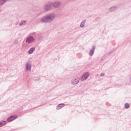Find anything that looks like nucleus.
Masks as SVG:
<instances>
[{
    "instance_id": "f257e3e1",
    "label": "nucleus",
    "mask_w": 131,
    "mask_h": 131,
    "mask_svg": "<svg viewBox=\"0 0 131 131\" xmlns=\"http://www.w3.org/2000/svg\"><path fill=\"white\" fill-rule=\"evenodd\" d=\"M55 19V14H49L42 17L40 19L42 23H49L52 22Z\"/></svg>"
},
{
    "instance_id": "f03ea898",
    "label": "nucleus",
    "mask_w": 131,
    "mask_h": 131,
    "mask_svg": "<svg viewBox=\"0 0 131 131\" xmlns=\"http://www.w3.org/2000/svg\"><path fill=\"white\" fill-rule=\"evenodd\" d=\"M52 8H53V3L49 2L46 4L44 7V10L46 11H50Z\"/></svg>"
},
{
    "instance_id": "7ed1b4c3",
    "label": "nucleus",
    "mask_w": 131,
    "mask_h": 131,
    "mask_svg": "<svg viewBox=\"0 0 131 131\" xmlns=\"http://www.w3.org/2000/svg\"><path fill=\"white\" fill-rule=\"evenodd\" d=\"M35 41V39L32 36L28 37L26 39V42L27 43H31Z\"/></svg>"
},
{
    "instance_id": "20e7f679",
    "label": "nucleus",
    "mask_w": 131,
    "mask_h": 131,
    "mask_svg": "<svg viewBox=\"0 0 131 131\" xmlns=\"http://www.w3.org/2000/svg\"><path fill=\"white\" fill-rule=\"evenodd\" d=\"M62 5V2L61 1H56L52 3V7L55 8L56 9H58L59 7H61Z\"/></svg>"
},
{
    "instance_id": "39448f33",
    "label": "nucleus",
    "mask_w": 131,
    "mask_h": 131,
    "mask_svg": "<svg viewBox=\"0 0 131 131\" xmlns=\"http://www.w3.org/2000/svg\"><path fill=\"white\" fill-rule=\"evenodd\" d=\"M88 77H89V73H86L84 74L81 77V81H83L85 80L86 79H88Z\"/></svg>"
},
{
    "instance_id": "423d86ee",
    "label": "nucleus",
    "mask_w": 131,
    "mask_h": 131,
    "mask_svg": "<svg viewBox=\"0 0 131 131\" xmlns=\"http://www.w3.org/2000/svg\"><path fill=\"white\" fill-rule=\"evenodd\" d=\"M17 117V115L11 116L7 119V121L8 122L13 121V120H14V119H16Z\"/></svg>"
},
{
    "instance_id": "0eeeda50",
    "label": "nucleus",
    "mask_w": 131,
    "mask_h": 131,
    "mask_svg": "<svg viewBox=\"0 0 131 131\" xmlns=\"http://www.w3.org/2000/svg\"><path fill=\"white\" fill-rule=\"evenodd\" d=\"M79 82V78H76L72 80V84H77Z\"/></svg>"
},
{
    "instance_id": "6e6552de",
    "label": "nucleus",
    "mask_w": 131,
    "mask_h": 131,
    "mask_svg": "<svg viewBox=\"0 0 131 131\" xmlns=\"http://www.w3.org/2000/svg\"><path fill=\"white\" fill-rule=\"evenodd\" d=\"M26 69L27 71H30L31 70V64L27 62L26 63Z\"/></svg>"
},
{
    "instance_id": "1a4fd4ad",
    "label": "nucleus",
    "mask_w": 131,
    "mask_h": 131,
    "mask_svg": "<svg viewBox=\"0 0 131 131\" xmlns=\"http://www.w3.org/2000/svg\"><path fill=\"white\" fill-rule=\"evenodd\" d=\"M96 49V47L95 46H93L92 50H91L89 55L90 56H93L94 55V52H95V49Z\"/></svg>"
},
{
    "instance_id": "9d476101",
    "label": "nucleus",
    "mask_w": 131,
    "mask_h": 131,
    "mask_svg": "<svg viewBox=\"0 0 131 131\" xmlns=\"http://www.w3.org/2000/svg\"><path fill=\"white\" fill-rule=\"evenodd\" d=\"M7 124V121H4L0 122V127H3V126H5Z\"/></svg>"
},
{
    "instance_id": "9b49d317",
    "label": "nucleus",
    "mask_w": 131,
    "mask_h": 131,
    "mask_svg": "<svg viewBox=\"0 0 131 131\" xmlns=\"http://www.w3.org/2000/svg\"><path fill=\"white\" fill-rule=\"evenodd\" d=\"M35 51V48L33 47L32 48H31L29 51H28V54H32V53H33L34 51Z\"/></svg>"
},
{
    "instance_id": "f8f14e48",
    "label": "nucleus",
    "mask_w": 131,
    "mask_h": 131,
    "mask_svg": "<svg viewBox=\"0 0 131 131\" xmlns=\"http://www.w3.org/2000/svg\"><path fill=\"white\" fill-rule=\"evenodd\" d=\"M65 106V104L64 103L59 104L57 106L58 109H61V108H63Z\"/></svg>"
},
{
    "instance_id": "ddd939ff",
    "label": "nucleus",
    "mask_w": 131,
    "mask_h": 131,
    "mask_svg": "<svg viewBox=\"0 0 131 131\" xmlns=\"http://www.w3.org/2000/svg\"><path fill=\"white\" fill-rule=\"evenodd\" d=\"M85 23V20H83L80 24V27L81 28H83V27H84V24Z\"/></svg>"
},
{
    "instance_id": "4468645a",
    "label": "nucleus",
    "mask_w": 131,
    "mask_h": 131,
    "mask_svg": "<svg viewBox=\"0 0 131 131\" xmlns=\"http://www.w3.org/2000/svg\"><path fill=\"white\" fill-rule=\"evenodd\" d=\"M115 10H116V7H111L110 9H109V11L110 12H112L113 11H115Z\"/></svg>"
},
{
    "instance_id": "2eb2a0df",
    "label": "nucleus",
    "mask_w": 131,
    "mask_h": 131,
    "mask_svg": "<svg viewBox=\"0 0 131 131\" xmlns=\"http://www.w3.org/2000/svg\"><path fill=\"white\" fill-rule=\"evenodd\" d=\"M26 24V21L25 20H22L19 24L20 26H22V25H25Z\"/></svg>"
},
{
    "instance_id": "dca6fc26",
    "label": "nucleus",
    "mask_w": 131,
    "mask_h": 131,
    "mask_svg": "<svg viewBox=\"0 0 131 131\" xmlns=\"http://www.w3.org/2000/svg\"><path fill=\"white\" fill-rule=\"evenodd\" d=\"M125 108L126 109H128V108H129V104H128V103H126L125 104Z\"/></svg>"
},
{
    "instance_id": "f3484780",
    "label": "nucleus",
    "mask_w": 131,
    "mask_h": 131,
    "mask_svg": "<svg viewBox=\"0 0 131 131\" xmlns=\"http://www.w3.org/2000/svg\"><path fill=\"white\" fill-rule=\"evenodd\" d=\"M7 0H0V5H4V3H6Z\"/></svg>"
},
{
    "instance_id": "a211bd4d",
    "label": "nucleus",
    "mask_w": 131,
    "mask_h": 131,
    "mask_svg": "<svg viewBox=\"0 0 131 131\" xmlns=\"http://www.w3.org/2000/svg\"><path fill=\"white\" fill-rule=\"evenodd\" d=\"M104 73H101L100 74V76H104Z\"/></svg>"
}]
</instances>
